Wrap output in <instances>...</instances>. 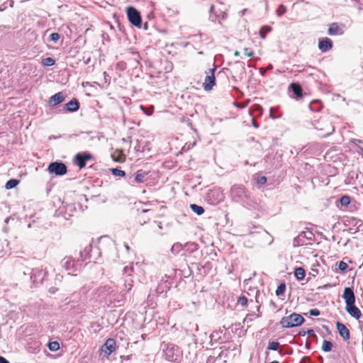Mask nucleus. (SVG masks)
<instances>
[{"mask_svg":"<svg viewBox=\"0 0 363 363\" xmlns=\"http://www.w3.org/2000/svg\"><path fill=\"white\" fill-rule=\"evenodd\" d=\"M342 298L345 301L347 312L354 318L358 320L362 316L360 310L354 305L355 296L352 288L346 287Z\"/></svg>","mask_w":363,"mask_h":363,"instance_id":"nucleus-1","label":"nucleus"},{"mask_svg":"<svg viewBox=\"0 0 363 363\" xmlns=\"http://www.w3.org/2000/svg\"><path fill=\"white\" fill-rule=\"evenodd\" d=\"M336 326L340 335L345 340H348L350 338V333L347 328L343 323L339 321L336 323Z\"/></svg>","mask_w":363,"mask_h":363,"instance_id":"nucleus-12","label":"nucleus"},{"mask_svg":"<svg viewBox=\"0 0 363 363\" xmlns=\"http://www.w3.org/2000/svg\"><path fill=\"white\" fill-rule=\"evenodd\" d=\"M190 208L198 216H201L204 213V208L196 204H191Z\"/></svg>","mask_w":363,"mask_h":363,"instance_id":"nucleus-25","label":"nucleus"},{"mask_svg":"<svg viewBox=\"0 0 363 363\" xmlns=\"http://www.w3.org/2000/svg\"><path fill=\"white\" fill-rule=\"evenodd\" d=\"M347 267H348L347 264L343 261H340L338 264V269L341 272L345 271L347 269Z\"/></svg>","mask_w":363,"mask_h":363,"instance_id":"nucleus-41","label":"nucleus"},{"mask_svg":"<svg viewBox=\"0 0 363 363\" xmlns=\"http://www.w3.org/2000/svg\"><path fill=\"white\" fill-rule=\"evenodd\" d=\"M260 315L259 313L255 314L254 313H248L245 316V319L243 320V323L252 322L254 320V318H259Z\"/></svg>","mask_w":363,"mask_h":363,"instance_id":"nucleus-30","label":"nucleus"},{"mask_svg":"<svg viewBox=\"0 0 363 363\" xmlns=\"http://www.w3.org/2000/svg\"><path fill=\"white\" fill-rule=\"evenodd\" d=\"M165 359L169 362H177L179 360V354L177 347L173 345H167L164 350Z\"/></svg>","mask_w":363,"mask_h":363,"instance_id":"nucleus-6","label":"nucleus"},{"mask_svg":"<svg viewBox=\"0 0 363 363\" xmlns=\"http://www.w3.org/2000/svg\"><path fill=\"white\" fill-rule=\"evenodd\" d=\"M2 247V243L0 242V257H2L4 255V250Z\"/></svg>","mask_w":363,"mask_h":363,"instance_id":"nucleus-49","label":"nucleus"},{"mask_svg":"<svg viewBox=\"0 0 363 363\" xmlns=\"http://www.w3.org/2000/svg\"><path fill=\"white\" fill-rule=\"evenodd\" d=\"M184 247L186 248V251H188L190 253H192L197 250L198 249V245L196 242H186L184 245Z\"/></svg>","mask_w":363,"mask_h":363,"instance_id":"nucleus-26","label":"nucleus"},{"mask_svg":"<svg viewBox=\"0 0 363 363\" xmlns=\"http://www.w3.org/2000/svg\"><path fill=\"white\" fill-rule=\"evenodd\" d=\"M123 274H126L128 276H130L132 272H133V267L132 265L130 266H126L123 268Z\"/></svg>","mask_w":363,"mask_h":363,"instance_id":"nucleus-39","label":"nucleus"},{"mask_svg":"<svg viewBox=\"0 0 363 363\" xmlns=\"http://www.w3.org/2000/svg\"><path fill=\"white\" fill-rule=\"evenodd\" d=\"M127 16L129 21L133 26L140 28L142 26V20L140 13L132 6L127 9Z\"/></svg>","mask_w":363,"mask_h":363,"instance_id":"nucleus-5","label":"nucleus"},{"mask_svg":"<svg viewBox=\"0 0 363 363\" xmlns=\"http://www.w3.org/2000/svg\"><path fill=\"white\" fill-rule=\"evenodd\" d=\"M30 278L33 284L38 282L39 279L43 280V269L38 267L32 269Z\"/></svg>","mask_w":363,"mask_h":363,"instance_id":"nucleus-16","label":"nucleus"},{"mask_svg":"<svg viewBox=\"0 0 363 363\" xmlns=\"http://www.w3.org/2000/svg\"><path fill=\"white\" fill-rule=\"evenodd\" d=\"M339 201L341 206H347L350 204L351 199L348 196H343L340 199Z\"/></svg>","mask_w":363,"mask_h":363,"instance_id":"nucleus-32","label":"nucleus"},{"mask_svg":"<svg viewBox=\"0 0 363 363\" xmlns=\"http://www.w3.org/2000/svg\"><path fill=\"white\" fill-rule=\"evenodd\" d=\"M133 281L132 279H126L123 284L124 289L121 291V294L122 296H125L128 292H129L133 286Z\"/></svg>","mask_w":363,"mask_h":363,"instance_id":"nucleus-21","label":"nucleus"},{"mask_svg":"<svg viewBox=\"0 0 363 363\" xmlns=\"http://www.w3.org/2000/svg\"><path fill=\"white\" fill-rule=\"evenodd\" d=\"M125 250L128 252L130 250V247L127 244H125Z\"/></svg>","mask_w":363,"mask_h":363,"instance_id":"nucleus-53","label":"nucleus"},{"mask_svg":"<svg viewBox=\"0 0 363 363\" xmlns=\"http://www.w3.org/2000/svg\"><path fill=\"white\" fill-rule=\"evenodd\" d=\"M79 103L76 99H72L69 102L65 104V108L69 112H74L79 109Z\"/></svg>","mask_w":363,"mask_h":363,"instance_id":"nucleus-18","label":"nucleus"},{"mask_svg":"<svg viewBox=\"0 0 363 363\" xmlns=\"http://www.w3.org/2000/svg\"><path fill=\"white\" fill-rule=\"evenodd\" d=\"M48 348L52 352H56L60 349V345L57 342H51L48 344Z\"/></svg>","mask_w":363,"mask_h":363,"instance_id":"nucleus-34","label":"nucleus"},{"mask_svg":"<svg viewBox=\"0 0 363 363\" xmlns=\"http://www.w3.org/2000/svg\"><path fill=\"white\" fill-rule=\"evenodd\" d=\"M244 52L248 57L254 56V52L252 50H251L250 48H245Z\"/></svg>","mask_w":363,"mask_h":363,"instance_id":"nucleus-46","label":"nucleus"},{"mask_svg":"<svg viewBox=\"0 0 363 363\" xmlns=\"http://www.w3.org/2000/svg\"><path fill=\"white\" fill-rule=\"evenodd\" d=\"M309 313L310 315L312 316H318L320 315V311L317 308L311 309Z\"/></svg>","mask_w":363,"mask_h":363,"instance_id":"nucleus-43","label":"nucleus"},{"mask_svg":"<svg viewBox=\"0 0 363 363\" xmlns=\"http://www.w3.org/2000/svg\"><path fill=\"white\" fill-rule=\"evenodd\" d=\"M147 211H148V210H143V213H145V212H147Z\"/></svg>","mask_w":363,"mask_h":363,"instance_id":"nucleus-60","label":"nucleus"},{"mask_svg":"<svg viewBox=\"0 0 363 363\" xmlns=\"http://www.w3.org/2000/svg\"><path fill=\"white\" fill-rule=\"evenodd\" d=\"M304 322V318L300 314L293 313L289 316L281 318L280 324L283 328H290L299 326Z\"/></svg>","mask_w":363,"mask_h":363,"instance_id":"nucleus-4","label":"nucleus"},{"mask_svg":"<svg viewBox=\"0 0 363 363\" xmlns=\"http://www.w3.org/2000/svg\"><path fill=\"white\" fill-rule=\"evenodd\" d=\"M252 125L256 128H258V125L254 121V120L252 121Z\"/></svg>","mask_w":363,"mask_h":363,"instance_id":"nucleus-52","label":"nucleus"},{"mask_svg":"<svg viewBox=\"0 0 363 363\" xmlns=\"http://www.w3.org/2000/svg\"><path fill=\"white\" fill-rule=\"evenodd\" d=\"M344 33L343 30L337 23H333L329 25L328 33L330 35H341Z\"/></svg>","mask_w":363,"mask_h":363,"instance_id":"nucleus-15","label":"nucleus"},{"mask_svg":"<svg viewBox=\"0 0 363 363\" xmlns=\"http://www.w3.org/2000/svg\"><path fill=\"white\" fill-rule=\"evenodd\" d=\"M358 152L363 155V148H360Z\"/></svg>","mask_w":363,"mask_h":363,"instance_id":"nucleus-54","label":"nucleus"},{"mask_svg":"<svg viewBox=\"0 0 363 363\" xmlns=\"http://www.w3.org/2000/svg\"><path fill=\"white\" fill-rule=\"evenodd\" d=\"M270 363H279V362L278 361H273V362H272Z\"/></svg>","mask_w":363,"mask_h":363,"instance_id":"nucleus-58","label":"nucleus"},{"mask_svg":"<svg viewBox=\"0 0 363 363\" xmlns=\"http://www.w3.org/2000/svg\"><path fill=\"white\" fill-rule=\"evenodd\" d=\"M65 100V96L63 93L58 92L51 96L50 99V104L52 106H56L60 103H62Z\"/></svg>","mask_w":363,"mask_h":363,"instance_id":"nucleus-17","label":"nucleus"},{"mask_svg":"<svg viewBox=\"0 0 363 363\" xmlns=\"http://www.w3.org/2000/svg\"><path fill=\"white\" fill-rule=\"evenodd\" d=\"M61 266L65 269V270L68 271V274H71L77 272V265L74 261V259L71 257H64L61 262Z\"/></svg>","mask_w":363,"mask_h":363,"instance_id":"nucleus-9","label":"nucleus"},{"mask_svg":"<svg viewBox=\"0 0 363 363\" xmlns=\"http://www.w3.org/2000/svg\"><path fill=\"white\" fill-rule=\"evenodd\" d=\"M19 183V181L17 180V179H9L5 184V188L6 189H13L14 187H16L18 184Z\"/></svg>","mask_w":363,"mask_h":363,"instance_id":"nucleus-28","label":"nucleus"},{"mask_svg":"<svg viewBox=\"0 0 363 363\" xmlns=\"http://www.w3.org/2000/svg\"><path fill=\"white\" fill-rule=\"evenodd\" d=\"M234 55H235V56H239L240 55V52L238 51H235Z\"/></svg>","mask_w":363,"mask_h":363,"instance_id":"nucleus-55","label":"nucleus"},{"mask_svg":"<svg viewBox=\"0 0 363 363\" xmlns=\"http://www.w3.org/2000/svg\"><path fill=\"white\" fill-rule=\"evenodd\" d=\"M215 70H216V67L209 69L208 72H206V76L205 77V80L203 84V87L205 91L211 90L213 86L216 84V79H215V75H214Z\"/></svg>","mask_w":363,"mask_h":363,"instance_id":"nucleus-8","label":"nucleus"},{"mask_svg":"<svg viewBox=\"0 0 363 363\" xmlns=\"http://www.w3.org/2000/svg\"><path fill=\"white\" fill-rule=\"evenodd\" d=\"M230 196L235 202L242 203L245 206H250V196L242 185L233 186L230 189Z\"/></svg>","mask_w":363,"mask_h":363,"instance_id":"nucleus-2","label":"nucleus"},{"mask_svg":"<svg viewBox=\"0 0 363 363\" xmlns=\"http://www.w3.org/2000/svg\"><path fill=\"white\" fill-rule=\"evenodd\" d=\"M147 175V173L143 171V170H138L135 175L134 176V182L135 183L140 184L144 182V179Z\"/></svg>","mask_w":363,"mask_h":363,"instance_id":"nucleus-20","label":"nucleus"},{"mask_svg":"<svg viewBox=\"0 0 363 363\" xmlns=\"http://www.w3.org/2000/svg\"><path fill=\"white\" fill-rule=\"evenodd\" d=\"M259 308H260V306H257V312H259Z\"/></svg>","mask_w":363,"mask_h":363,"instance_id":"nucleus-56","label":"nucleus"},{"mask_svg":"<svg viewBox=\"0 0 363 363\" xmlns=\"http://www.w3.org/2000/svg\"><path fill=\"white\" fill-rule=\"evenodd\" d=\"M211 197L215 198L211 203H218L223 200V194L218 189H213L207 194V198L210 200L211 199Z\"/></svg>","mask_w":363,"mask_h":363,"instance_id":"nucleus-14","label":"nucleus"},{"mask_svg":"<svg viewBox=\"0 0 363 363\" xmlns=\"http://www.w3.org/2000/svg\"><path fill=\"white\" fill-rule=\"evenodd\" d=\"M285 289H286V286L284 284H281L277 289L276 290V295L277 296H280L281 294H283L285 291Z\"/></svg>","mask_w":363,"mask_h":363,"instance_id":"nucleus-37","label":"nucleus"},{"mask_svg":"<svg viewBox=\"0 0 363 363\" xmlns=\"http://www.w3.org/2000/svg\"><path fill=\"white\" fill-rule=\"evenodd\" d=\"M48 170L50 174L62 176L67 173V167L62 162H55L49 164Z\"/></svg>","mask_w":363,"mask_h":363,"instance_id":"nucleus-7","label":"nucleus"},{"mask_svg":"<svg viewBox=\"0 0 363 363\" xmlns=\"http://www.w3.org/2000/svg\"><path fill=\"white\" fill-rule=\"evenodd\" d=\"M306 333V334H308V335H314V331H313V330H312V329H309V330H308Z\"/></svg>","mask_w":363,"mask_h":363,"instance_id":"nucleus-50","label":"nucleus"},{"mask_svg":"<svg viewBox=\"0 0 363 363\" xmlns=\"http://www.w3.org/2000/svg\"><path fill=\"white\" fill-rule=\"evenodd\" d=\"M270 116H271V118H274L272 112L270 113Z\"/></svg>","mask_w":363,"mask_h":363,"instance_id":"nucleus-59","label":"nucleus"},{"mask_svg":"<svg viewBox=\"0 0 363 363\" xmlns=\"http://www.w3.org/2000/svg\"><path fill=\"white\" fill-rule=\"evenodd\" d=\"M0 363H9L4 357H0Z\"/></svg>","mask_w":363,"mask_h":363,"instance_id":"nucleus-48","label":"nucleus"},{"mask_svg":"<svg viewBox=\"0 0 363 363\" xmlns=\"http://www.w3.org/2000/svg\"><path fill=\"white\" fill-rule=\"evenodd\" d=\"M313 125L320 132L321 137H327L331 135L335 130L334 126L326 118H320L318 120H315L313 122Z\"/></svg>","mask_w":363,"mask_h":363,"instance_id":"nucleus-3","label":"nucleus"},{"mask_svg":"<svg viewBox=\"0 0 363 363\" xmlns=\"http://www.w3.org/2000/svg\"><path fill=\"white\" fill-rule=\"evenodd\" d=\"M247 301H248V300H247V297L245 296H240L238 298V303L239 305H240L241 306H246L247 304Z\"/></svg>","mask_w":363,"mask_h":363,"instance_id":"nucleus-38","label":"nucleus"},{"mask_svg":"<svg viewBox=\"0 0 363 363\" xmlns=\"http://www.w3.org/2000/svg\"><path fill=\"white\" fill-rule=\"evenodd\" d=\"M116 342L113 339H108L106 343L104 345V347H105L108 350V353L111 354L115 350Z\"/></svg>","mask_w":363,"mask_h":363,"instance_id":"nucleus-22","label":"nucleus"},{"mask_svg":"<svg viewBox=\"0 0 363 363\" xmlns=\"http://www.w3.org/2000/svg\"><path fill=\"white\" fill-rule=\"evenodd\" d=\"M183 247L184 246L182 243L175 242L171 248V252L175 255L178 254L183 249Z\"/></svg>","mask_w":363,"mask_h":363,"instance_id":"nucleus-29","label":"nucleus"},{"mask_svg":"<svg viewBox=\"0 0 363 363\" xmlns=\"http://www.w3.org/2000/svg\"><path fill=\"white\" fill-rule=\"evenodd\" d=\"M112 174L116 177H124L125 175V172L123 170H121L117 168H114L111 169Z\"/></svg>","mask_w":363,"mask_h":363,"instance_id":"nucleus-35","label":"nucleus"},{"mask_svg":"<svg viewBox=\"0 0 363 363\" xmlns=\"http://www.w3.org/2000/svg\"><path fill=\"white\" fill-rule=\"evenodd\" d=\"M333 347V344L331 342L324 340L322 345V350L325 352H330Z\"/></svg>","mask_w":363,"mask_h":363,"instance_id":"nucleus-27","label":"nucleus"},{"mask_svg":"<svg viewBox=\"0 0 363 363\" xmlns=\"http://www.w3.org/2000/svg\"><path fill=\"white\" fill-rule=\"evenodd\" d=\"M113 291L111 290V288L108 286H104L102 287H100L98 289V296L99 297H101V298H106L107 296H108Z\"/></svg>","mask_w":363,"mask_h":363,"instance_id":"nucleus-19","label":"nucleus"},{"mask_svg":"<svg viewBox=\"0 0 363 363\" xmlns=\"http://www.w3.org/2000/svg\"><path fill=\"white\" fill-rule=\"evenodd\" d=\"M60 38V36L57 33H52L50 35V37H49L50 40L55 43L58 41Z\"/></svg>","mask_w":363,"mask_h":363,"instance_id":"nucleus-40","label":"nucleus"},{"mask_svg":"<svg viewBox=\"0 0 363 363\" xmlns=\"http://www.w3.org/2000/svg\"><path fill=\"white\" fill-rule=\"evenodd\" d=\"M306 331H304V330H301L299 332V334L301 335V336H305L306 335Z\"/></svg>","mask_w":363,"mask_h":363,"instance_id":"nucleus-51","label":"nucleus"},{"mask_svg":"<svg viewBox=\"0 0 363 363\" xmlns=\"http://www.w3.org/2000/svg\"><path fill=\"white\" fill-rule=\"evenodd\" d=\"M209 12V19L212 22L216 21V20L220 18L224 19L226 17V13L224 11H222L219 9H216V6L213 5H211Z\"/></svg>","mask_w":363,"mask_h":363,"instance_id":"nucleus-10","label":"nucleus"},{"mask_svg":"<svg viewBox=\"0 0 363 363\" xmlns=\"http://www.w3.org/2000/svg\"><path fill=\"white\" fill-rule=\"evenodd\" d=\"M91 158V155L87 152L78 153L75 156V160L77 166L82 169L85 167L86 162Z\"/></svg>","mask_w":363,"mask_h":363,"instance_id":"nucleus-11","label":"nucleus"},{"mask_svg":"<svg viewBox=\"0 0 363 363\" xmlns=\"http://www.w3.org/2000/svg\"><path fill=\"white\" fill-rule=\"evenodd\" d=\"M140 108L143 111V112L147 115V116H151L153 113V107H152L149 110H145V108L143 106H140Z\"/></svg>","mask_w":363,"mask_h":363,"instance_id":"nucleus-44","label":"nucleus"},{"mask_svg":"<svg viewBox=\"0 0 363 363\" xmlns=\"http://www.w3.org/2000/svg\"><path fill=\"white\" fill-rule=\"evenodd\" d=\"M272 30L271 27L269 26H264L262 27L259 30V35L262 39L265 38L266 33L269 32Z\"/></svg>","mask_w":363,"mask_h":363,"instance_id":"nucleus-33","label":"nucleus"},{"mask_svg":"<svg viewBox=\"0 0 363 363\" xmlns=\"http://www.w3.org/2000/svg\"><path fill=\"white\" fill-rule=\"evenodd\" d=\"M286 8L282 5H279V9L277 11V14L278 16H281L283 13L286 12Z\"/></svg>","mask_w":363,"mask_h":363,"instance_id":"nucleus-42","label":"nucleus"},{"mask_svg":"<svg viewBox=\"0 0 363 363\" xmlns=\"http://www.w3.org/2000/svg\"><path fill=\"white\" fill-rule=\"evenodd\" d=\"M333 48V42L328 38H322L318 42V48L323 52H326Z\"/></svg>","mask_w":363,"mask_h":363,"instance_id":"nucleus-13","label":"nucleus"},{"mask_svg":"<svg viewBox=\"0 0 363 363\" xmlns=\"http://www.w3.org/2000/svg\"><path fill=\"white\" fill-rule=\"evenodd\" d=\"M9 218H7L5 220V222H6V223H8V222H9Z\"/></svg>","mask_w":363,"mask_h":363,"instance_id":"nucleus-57","label":"nucleus"},{"mask_svg":"<svg viewBox=\"0 0 363 363\" xmlns=\"http://www.w3.org/2000/svg\"><path fill=\"white\" fill-rule=\"evenodd\" d=\"M279 347V343L278 342H270L268 344L267 349L269 350L277 351Z\"/></svg>","mask_w":363,"mask_h":363,"instance_id":"nucleus-36","label":"nucleus"},{"mask_svg":"<svg viewBox=\"0 0 363 363\" xmlns=\"http://www.w3.org/2000/svg\"><path fill=\"white\" fill-rule=\"evenodd\" d=\"M353 221L355 222L354 225H357L358 228L362 225V222L360 220H357L354 218Z\"/></svg>","mask_w":363,"mask_h":363,"instance_id":"nucleus-47","label":"nucleus"},{"mask_svg":"<svg viewBox=\"0 0 363 363\" xmlns=\"http://www.w3.org/2000/svg\"><path fill=\"white\" fill-rule=\"evenodd\" d=\"M267 182V178L264 176L259 177L257 179V182L259 184H264Z\"/></svg>","mask_w":363,"mask_h":363,"instance_id":"nucleus-45","label":"nucleus"},{"mask_svg":"<svg viewBox=\"0 0 363 363\" xmlns=\"http://www.w3.org/2000/svg\"><path fill=\"white\" fill-rule=\"evenodd\" d=\"M294 275L298 280H302L306 275L305 270L302 267L296 268L294 271Z\"/></svg>","mask_w":363,"mask_h":363,"instance_id":"nucleus-24","label":"nucleus"},{"mask_svg":"<svg viewBox=\"0 0 363 363\" xmlns=\"http://www.w3.org/2000/svg\"><path fill=\"white\" fill-rule=\"evenodd\" d=\"M290 88L291 89V91H293V93L297 97L302 96V89L299 84H296V83H292L290 84Z\"/></svg>","mask_w":363,"mask_h":363,"instance_id":"nucleus-23","label":"nucleus"},{"mask_svg":"<svg viewBox=\"0 0 363 363\" xmlns=\"http://www.w3.org/2000/svg\"><path fill=\"white\" fill-rule=\"evenodd\" d=\"M55 63V60L52 57H46L43 60L42 64L45 67H50L54 65Z\"/></svg>","mask_w":363,"mask_h":363,"instance_id":"nucleus-31","label":"nucleus"}]
</instances>
